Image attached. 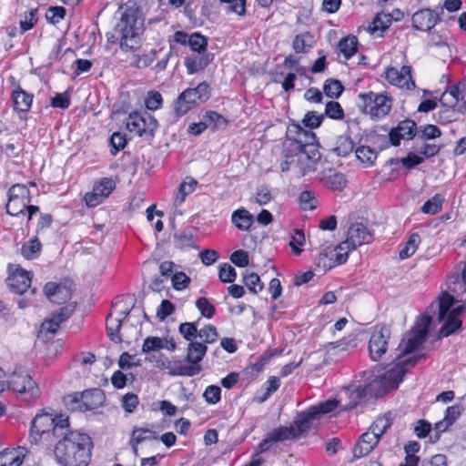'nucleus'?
Masks as SVG:
<instances>
[{
    "label": "nucleus",
    "mask_w": 466,
    "mask_h": 466,
    "mask_svg": "<svg viewBox=\"0 0 466 466\" xmlns=\"http://www.w3.org/2000/svg\"><path fill=\"white\" fill-rule=\"evenodd\" d=\"M12 99L14 109L18 112L20 118H24V116L31 108L33 95L25 92L20 86H17L12 92Z\"/></svg>",
    "instance_id": "obj_24"
},
{
    "label": "nucleus",
    "mask_w": 466,
    "mask_h": 466,
    "mask_svg": "<svg viewBox=\"0 0 466 466\" xmlns=\"http://www.w3.org/2000/svg\"><path fill=\"white\" fill-rule=\"evenodd\" d=\"M391 425L390 414L379 417L367 431H371L380 440Z\"/></svg>",
    "instance_id": "obj_38"
},
{
    "label": "nucleus",
    "mask_w": 466,
    "mask_h": 466,
    "mask_svg": "<svg viewBox=\"0 0 466 466\" xmlns=\"http://www.w3.org/2000/svg\"><path fill=\"white\" fill-rule=\"evenodd\" d=\"M339 405V401L337 400H329L324 402L319 403V405L312 406L311 410L313 414H316L318 418L321 414L329 413L337 409Z\"/></svg>",
    "instance_id": "obj_55"
},
{
    "label": "nucleus",
    "mask_w": 466,
    "mask_h": 466,
    "mask_svg": "<svg viewBox=\"0 0 466 466\" xmlns=\"http://www.w3.org/2000/svg\"><path fill=\"white\" fill-rule=\"evenodd\" d=\"M243 281L251 293L257 294L263 289V283L256 273H250L244 276Z\"/></svg>",
    "instance_id": "obj_51"
},
{
    "label": "nucleus",
    "mask_w": 466,
    "mask_h": 466,
    "mask_svg": "<svg viewBox=\"0 0 466 466\" xmlns=\"http://www.w3.org/2000/svg\"><path fill=\"white\" fill-rule=\"evenodd\" d=\"M122 322L119 319H116L113 316V312H110L106 319V332L109 339L115 343H120L122 338L119 334Z\"/></svg>",
    "instance_id": "obj_32"
},
{
    "label": "nucleus",
    "mask_w": 466,
    "mask_h": 466,
    "mask_svg": "<svg viewBox=\"0 0 466 466\" xmlns=\"http://www.w3.org/2000/svg\"><path fill=\"white\" fill-rule=\"evenodd\" d=\"M343 86L339 80L328 79L324 83L323 90L327 96L331 98H338L343 92Z\"/></svg>",
    "instance_id": "obj_47"
},
{
    "label": "nucleus",
    "mask_w": 466,
    "mask_h": 466,
    "mask_svg": "<svg viewBox=\"0 0 466 466\" xmlns=\"http://www.w3.org/2000/svg\"><path fill=\"white\" fill-rule=\"evenodd\" d=\"M299 205L300 208L304 210H312L317 208V200L315 196L310 191H303L299 195Z\"/></svg>",
    "instance_id": "obj_58"
},
{
    "label": "nucleus",
    "mask_w": 466,
    "mask_h": 466,
    "mask_svg": "<svg viewBox=\"0 0 466 466\" xmlns=\"http://www.w3.org/2000/svg\"><path fill=\"white\" fill-rule=\"evenodd\" d=\"M162 96L159 92L151 91L145 101L146 107L149 110H157L162 106Z\"/></svg>",
    "instance_id": "obj_63"
},
{
    "label": "nucleus",
    "mask_w": 466,
    "mask_h": 466,
    "mask_svg": "<svg viewBox=\"0 0 466 466\" xmlns=\"http://www.w3.org/2000/svg\"><path fill=\"white\" fill-rule=\"evenodd\" d=\"M325 116L333 119H341L344 116V112L338 102L329 101L326 104Z\"/></svg>",
    "instance_id": "obj_62"
},
{
    "label": "nucleus",
    "mask_w": 466,
    "mask_h": 466,
    "mask_svg": "<svg viewBox=\"0 0 466 466\" xmlns=\"http://www.w3.org/2000/svg\"><path fill=\"white\" fill-rule=\"evenodd\" d=\"M458 107H460V106ZM458 113H461L459 108L441 106V108L437 114L436 119L441 124H448L457 119Z\"/></svg>",
    "instance_id": "obj_45"
},
{
    "label": "nucleus",
    "mask_w": 466,
    "mask_h": 466,
    "mask_svg": "<svg viewBox=\"0 0 466 466\" xmlns=\"http://www.w3.org/2000/svg\"><path fill=\"white\" fill-rule=\"evenodd\" d=\"M208 350V347L198 341H191L187 345L186 361L188 362L189 366L194 367L196 375L199 374L202 370L200 365L201 360L205 357Z\"/></svg>",
    "instance_id": "obj_21"
},
{
    "label": "nucleus",
    "mask_w": 466,
    "mask_h": 466,
    "mask_svg": "<svg viewBox=\"0 0 466 466\" xmlns=\"http://www.w3.org/2000/svg\"><path fill=\"white\" fill-rule=\"evenodd\" d=\"M447 284L452 293L466 292V264L461 271V281L460 275L456 273L449 276Z\"/></svg>",
    "instance_id": "obj_33"
},
{
    "label": "nucleus",
    "mask_w": 466,
    "mask_h": 466,
    "mask_svg": "<svg viewBox=\"0 0 466 466\" xmlns=\"http://www.w3.org/2000/svg\"><path fill=\"white\" fill-rule=\"evenodd\" d=\"M68 398L72 402L78 404L77 408L80 410H91L101 406L105 401V394L100 389H91L83 391L82 393H75Z\"/></svg>",
    "instance_id": "obj_14"
},
{
    "label": "nucleus",
    "mask_w": 466,
    "mask_h": 466,
    "mask_svg": "<svg viewBox=\"0 0 466 466\" xmlns=\"http://www.w3.org/2000/svg\"><path fill=\"white\" fill-rule=\"evenodd\" d=\"M324 119V115L320 114L319 115L315 111H309L302 119V123L304 127H309L310 129H314L319 127L322 120Z\"/></svg>",
    "instance_id": "obj_57"
},
{
    "label": "nucleus",
    "mask_w": 466,
    "mask_h": 466,
    "mask_svg": "<svg viewBox=\"0 0 466 466\" xmlns=\"http://www.w3.org/2000/svg\"><path fill=\"white\" fill-rule=\"evenodd\" d=\"M158 127L157 119L147 112H133L129 114L127 127L139 137H153Z\"/></svg>",
    "instance_id": "obj_9"
},
{
    "label": "nucleus",
    "mask_w": 466,
    "mask_h": 466,
    "mask_svg": "<svg viewBox=\"0 0 466 466\" xmlns=\"http://www.w3.org/2000/svg\"><path fill=\"white\" fill-rule=\"evenodd\" d=\"M24 449L18 451L5 450L0 452V466H20L23 462Z\"/></svg>",
    "instance_id": "obj_31"
},
{
    "label": "nucleus",
    "mask_w": 466,
    "mask_h": 466,
    "mask_svg": "<svg viewBox=\"0 0 466 466\" xmlns=\"http://www.w3.org/2000/svg\"><path fill=\"white\" fill-rule=\"evenodd\" d=\"M358 39L356 36L345 37L339 43V50L345 56L350 59L357 52Z\"/></svg>",
    "instance_id": "obj_40"
},
{
    "label": "nucleus",
    "mask_w": 466,
    "mask_h": 466,
    "mask_svg": "<svg viewBox=\"0 0 466 466\" xmlns=\"http://www.w3.org/2000/svg\"><path fill=\"white\" fill-rule=\"evenodd\" d=\"M443 201L444 198L441 194H436L428 199L420 209L425 214L435 215L441 211Z\"/></svg>",
    "instance_id": "obj_43"
},
{
    "label": "nucleus",
    "mask_w": 466,
    "mask_h": 466,
    "mask_svg": "<svg viewBox=\"0 0 466 466\" xmlns=\"http://www.w3.org/2000/svg\"><path fill=\"white\" fill-rule=\"evenodd\" d=\"M387 81L400 88L411 90L415 87V82L411 78V67L403 66L400 70L395 67H389L385 72Z\"/></svg>",
    "instance_id": "obj_15"
},
{
    "label": "nucleus",
    "mask_w": 466,
    "mask_h": 466,
    "mask_svg": "<svg viewBox=\"0 0 466 466\" xmlns=\"http://www.w3.org/2000/svg\"><path fill=\"white\" fill-rule=\"evenodd\" d=\"M196 186L197 181L191 177H187V180L183 181L180 184L178 191L176 195L175 205H181L185 201L187 196L195 190Z\"/></svg>",
    "instance_id": "obj_37"
},
{
    "label": "nucleus",
    "mask_w": 466,
    "mask_h": 466,
    "mask_svg": "<svg viewBox=\"0 0 466 466\" xmlns=\"http://www.w3.org/2000/svg\"><path fill=\"white\" fill-rule=\"evenodd\" d=\"M454 303V298L452 295L449 294L448 292H443L441 297L439 299L438 308H439V313H438V320L440 322L443 321L449 313L451 306Z\"/></svg>",
    "instance_id": "obj_41"
},
{
    "label": "nucleus",
    "mask_w": 466,
    "mask_h": 466,
    "mask_svg": "<svg viewBox=\"0 0 466 466\" xmlns=\"http://www.w3.org/2000/svg\"><path fill=\"white\" fill-rule=\"evenodd\" d=\"M179 333L183 338L191 342L198 337V329L195 322H184L179 325Z\"/></svg>",
    "instance_id": "obj_52"
},
{
    "label": "nucleus",
    "mask_w": 466,
    "mask_h": 466,
    "mask_svg": "<svg viewBox=\"0 0 466 466\" xmlns=\"http://www.w3.org/2000/svg\"><path fill=\"white\" fill-rule=\"evenodd\" d=\"M9 271L10 274L6 279V284L9 289L16 294H23L25 292L31 284L30 273L19 266H15L13 270L12 268L9 267Z\"/></svg>",
    "instance_id": "obj_17"
},
{
    "label": "nucleus",
    "mask_w": 466,
    "mask_h": 466,
    "mask_svg": "<svg viewBox=\"0 0 466 466\" xmlns=\"http://www.w3.org/2000/svg\"><path fill=\"white\" fill-rule=\"evenodd\" d=\"M416 123L411 119L400 121L396 127H393L389 137L392 146H399L400 139H411L415 136Z\"/></svg>",
    "instance_id": "obj_20"
},
{
    "label": "nucleus",
    "mask_w": 466,
    "mask_h": 466,
    "mask_svg": "<svg viewBox=\"0 0 466 466\" xmlns=\"http://www.w3.org/2000/svg\"><path fill=\"white\" fill-rule=\"evenodd\" d=\"M30 202V191L22 184L12 186L8 191L6 212L14 217L24 214L26 204Z\"/></svg>",
    "instance_id": "obj_11"
},
{
    "label": "nucleus",
    "mask_w": 466,
    "mask_h": 466,
    "mask_svg": "<svg viewBox=\"0 0 466 466\" xmlns=\"http://www.w3.org/2000/svg\"><path fill=\"white\" fill-rule=\"evenodd\" d=\"M198 337L202 339V343L206 345V343L210 344L217 341L218 333L215 326L208 324L198 329Z\"/></svg>",
    "instance_id": "obj_48"
},
{
    "label": "nucleus",
    "mask_w": 466,
    "mask_h": 466,
    "mask_svg": "<svg viewBox=\"0 0 466 466\" xmlns=\"http://www.w3.org/2000/svg\"><path fill=\"white\" fill-rule=\"evenodd\" d=\"M281 154L285 158L280 163L281 171L296 169L302 176L314 171L316 164L321 157L315 133L304 129L295 122L290 123L287 127Z\"/></svg>",
    "instance_id": "obj_1"
},
{
    "label": "nucleus",
    "mask_w": 466,
    "mask_h": 466,
    "mask_svg": "<svg viewBox=\"0 0 466 466\" xmlns=\"http://www.w3.org/2000/svg\"><path fill=\"white\" fill-rule=\"evenodd\" d=\"M8 387L14 391L24 395L25 400L35 399L39 395V389L31 376L15 372L8 383Z\"/></svg>",
    "instance_id": "obj_12"
},
{
    "label": "nucleus",
    "mask_w": 466,
    "mask_h": 466,
    "mask_svg": "<svg viewBox=\"0 0 466 466\" xmlns=\"http://www.w3.org/2000/svg\"><path fill=\"white\" fill-rule=\"evenodd\" d=\"M373 239V234L362 223L352 224L348 230L347 239L337 246L336 250H354L358 246L368 244Z\"/></svg>",
    "instance_id": "obj_10"
},
{
    "label": "nucleus",
    "mask_w": 466,
    "mask_h": 466,
    "mask_svg": "<svg viewBox=\"0 0 466 466\" xmlns=\"http://www.w3.org/2000/svg\"><path fill=\"white\" fill-rule=\"evenodd\" d=\"M41 248V242L36 237H35L23 244L21 253L26 259H35L39 256Z\"/></svg>",
    "instance_id": "obj_35"
},
{
    "label": "nucleus",
    "mask_w": 466,
    "mask_h": 466,
    "mask_svg": "<svg viewBox=\"0 0 466 466\" xmlns=\"http://www.w3.org/2000/svg\"><path fill=\"white\" fill-rule=\"evenodd\" d=\"M157 432L146 428H135L131 433L129 444L136 456L138 455L137 445L143 441L157 440Z\"/></svg>",
    "instance_id": "obj_28"
},
{
    "label": "nucleus",
    "mask_w": 466,
    "mask_h": 466,
    "mask_svg": "<svg viewBox=\"0 0 466 466\" xmlns=\"http://www.w3.org/2000/svg\"><path fill=\"white\" fill-rule=\"evenodd\" d=\"M447 319L440 329L439 337H448L461 329L462 322L454 315L447 314Z\"/></svg>",
    "instance_id": "obj_36"
},
{
    "label": "nucleus",
    "mask_w": 466,
    "mask_h": 466,
    "mask_svg": "<svg viewBox=\"0 0 466 466\" xmlns=\"http://www.w3.org/2000/svg\"><path fill=\"white\" fill-rule=\"evenodd\" d=\"M44 292L46 297L56 304H62L71 299L70 289L61 283L47 282L45 285Z\"/></svg>",
    "instance_id": "obj_22"
},
{
    "label": "nucleus",
    "mask_w": 466,
    "mask_h": 466,
    "mask_svg": "<svg viewBox=\"0 0 466 466\" xmlns=\"http://www.w3.org/2000/svg\"><path fill=\"white\" fill-rule=\"evenodd\" d=\"M68 417H53L49 413L37 414L32 420L29 439L34 444L43 440L49 441L52 437L60 438L68 431Z\"/></svg>",
    "instance_id": "obj_4"
},
{
    "label": "nucleus",
    "mask_w": 466,
    "mask_h": 466,
    "mask_svg": "<svg viewBox=\"0 0 466 466\" xmlns=\"http://www.w3.org/2000/svg\"><path fill=\"white\" fill-rule=\"evenodd\" d=\"M420 243V235L418 233L410 234L408 241L405 243L404 247L400 250V258L401 259H405L411 257L416 252Z\"/></svg>",
    "instance_id": "obj_39"
},
{
    "label": "nucleus",
    "mask_w": 466,
    "mask_h": 466,
    "mask_svg": "<svg viewBox=\"0 0 466 466\" xmlns=\"http://www.w3.org/2000/svg\"><path fill=\"white\" fill-rule=\"evenodd\" d=\"M218 278L224 283H232L237 278V273L231 265L225 263L219 268Z\"/></svg>",
    "instance_id": "obj_59"
},
{
    "label": "nucleus",
    "mask_w": 466,
    "mask_h": 466,
    "mask_svg": "<svg viewBox=\"0 0 466 466\" xmlns=\"http://www.w3.org/2000/svg\"><path fill=\"white\" fill-rule=\"evenodd\" d=\"M214 59L209 52L197 53L185 58L184 65L188 74H196L207 67Z\"/></svg>",
    "instance_id": "obj_23"
},
{
    "label": "nucleus",
    "mask_w": 466,
    "mask_h": 466,
    "mask_svg": "<svg viewBox=\"0 0 466 466\" xmlns=\"http://www.w3.org/2000/svg\"><path fill=\"white\" fill-rule=\"evenodd\" d=\"M421 357L408 358L403 360H399L393 365L388 371L382 376L378 377L371 387L380 388V394L396 389L398 385L402 381L404 375L408 371V366L413 367Z\"/></svg>",
    "instance_id": "obj_6"
},
{
    "label": "nucleus",
    "mask_w": 466,
    "mask_h": 466,
    "mask_svg": "<svg viewBox=\"0 0 466 466\" xmlns=\"http://www.w3.org/2000/svg\"><path fill=\"white\" fill-rule=\"evenodd\" d=\"M358 159L366 164L367 166H372L377 159V151L373 148L366 146L359 147L355 151Z\"/></svg>",
    "instance_id": "obj_42"
},
{
    "label": "nucleus",
    "mask_w": 466,
    "mask_h": 466,
    "mask_svg": "<svg viewBox=\"0 0 466 466\" xmlns=\"http://www.w3.org/2000/svg\"><path fill=\"white\" fill-rule=\"evenodd\" d=\"M362 112L373 120L385 117L391 110L392 99L381 93H360L358 96Z\"/></svg>",
    "instance_id": "obj_5"
},
{
    "label": "nucleus",
    "mask_w": 466,
    "mask_h": 466,
    "mask_svg": "<svg viewBox=\"0 0 466 466\" xmlns=\"http://www.w3.org/2000/svg\"><path fill=\"white\" fill-rule=\"evenodd\" d=\"M115 187L116 182L112 177H103L95 182L93 190L84 197L86 206L90 208L98 206L111 194Z\"/></svg>",
    "instance_id": "obj_13"
},
{
    "label": "nucleus",
    "mask_w": 466,
    "mask_h": 466,
    "mask_svg": "<svg viewBox=\"0 0 466 466\" xmlns=\"http://www.w3.org/2000/svg\"><path fill=\"white\" fill-rule=\"evenodd\" d=\"M164 348V341L158 337H147L143 343L142 351L148 353L150 351L159 350Z\"/></svg>",
    "instance_id": "obj_60"
},
{
    "label": "nucleus",
    "mask_w": 466,
    "mask_h": 466,
    "mask_svg": "<svg viewBox=\"0 0 466 466\" xmlns=\"http://www.w3.org/2000/svg\"><path fill=\"white\" fill-rule=\"evenodd\" d=\"M440 19V14L430 8L420 9L411 17L412 26L420 31L431 30Z\"/></svg>",
    "instance_id": "obj_19"
},
{
    "label": "nucleus",
    "mask_w": 466,
    "mask_h": 466,
    "mask_svg": "<svg viewBox=\"0 0 466 466\" xmlns=\"http://www.w3.org/2000/svg\"><path fill=\"white\" fill-rule=\"evenodd\" d=\"M318 419V416L312 413L311 408L299 414L294 420L293 426L296 430L297 436L299 437L309 431L314 426L315 420Z\"/></svg>",
    "instance_id": "obj_27"
},
{
    "label": "nucleus",
    "mask_w": 466,
    "mask_h": 466,
    "mask_svg": "<svg viewBox=\"0 0 466 466\" xmlns=\"http://www.w3.org/2000/svg\"><path fill=\"white\" fill-rule=\"evenodd\" d=\"M203 397L209 404H216L220 400L221 389L216 385H209L206 388Z\"/></svg>",
    "instance_id": "obj_61"
},
{
    "label": "nucleus",
    "mask_w": 466,
    "mask_h": 466,
    "mask_svg": "<svg viewBox=\"0 0 466 466\" xmlns=\"http://www.w3.org/2000/svg\"><path fill=\"white\" fill-rule=\"evenodd\" d=\"M425 340L426 338L423 337V334L420 335L417 331L412 330L410 333L407 335L406 339H403L400 341L399 345L400 353L397 355V359L399 360L402 356L410 354V352L414 351L419 347H420Z\"/></svg>",
    "instance_id": "obj_26"
},
{
    "label": "nucleus",
    "mask_w": 466,
    "mask_h": 466,
    "mask_svg": "<svg viewBox=\"0 0 466 466\" xmlns=\"http://www.w3.org/2000/svg\"><path fill=\"white\" fill-rule=\"evenodd\" d=\"M165 369L171 376L193 377L197 371L194 367L189 366L188 362L182 360L168 361Z\"/></svg>",
    "instance_id": "obj_29"
},
{
    "label": "nucleus",
    "mask_w": 466,
    "mask_h": 466,
    "mask_svg": "<svg viewBox=\"0 0 466 466\" xmlns=\"http://www.w3.org/2000/svg\"><path fill=\"white\" fill-rule=\"evenodd\" d=\"M446 91L451 95L454 99H457V102L462 101V103L466 100L464 99L466 94V80H462L457 82L451 86H450Z\"/></svg>",
    "instance_id": "obj_53"
},
{
    "label": "nucleus",
    "mask_w": 466,
    "mask_h": 466,
    "mask_svg": "<svg viewBox=\"0 0 466 466\" xmlns=\"http://www.w3.org/2000/svg\"><path fill=\"white\" fill-rule=\"evenodd\" d=\"M209 96V86L206 82L200 83L195 88L184 90L176 101V114L179 116L186 115L195 106L206 102Z\"/></svg>",
    "instance_id": "obj_7"
},
{
    "label": "nucleus",
    "mask_w": 466,
    "mask_h": 466,
    "mask_svg": "<svg viewBox=\"0 0 466 466\" xmlns=\"http://www.w3.org/2000/svg\"><path fill=\"white\" fill-rule=\"evenodd\" d=\"M174 42L182 46H188L193 52L203 53L207 51L208 38L200 33L187 34L184 31H177L174 35Z\"/></svg>",
    "instance_id": "obj_16"
},
{
    "label": "nucleus",
    "mask_w": 466,
    "mask_h": 466,
    "mask_svg": "<svg viewBox=\"0 0 466 466\" xmlns=\"http://www.w3.org/2000/svg\"><path fill=\"white\" fill-rule=\"evenodd\" d=\"M391 20L390 18V13H379L373 18L372 23L369 26V31L371 34H375L379 31L381 33L387 30L391 25Z\"/></svg>",
    "instance_id": "obj_34"
},
{
    "label": "nucleus",
    "mask_w": 466,
    "mask_h": 466,
    "mask_svg": "<svg viewBox=\"0 0 466 466\" xmlns=\"http://www.w3.org/2000/svg\"><path fill=\"white\" fill-rule=\"evenodd\" d=\"M232 223L240 230H248L253 223V216L245 208L233 212Z\"/></svg>",
    "instance_id": "obj_30"
},
{
    "label": "nucleus",
    "mask_w": 466,
    "mask_h": 466,
    "mask_svg": "<svg viewBox=\"0 0 466 466\" xmlns=\"http://www.w3.org/2000/svg\"><path fill=\"white\" fill-rule=\"evenodd\" d=\"M74 310L75 306L72 304L60 308L42 323L40 332L55 334L58 330L61 323L68 319Z\"/></svg>",
    "instance_id": "obj_18"
},
{
    "label": "nucleus",
    "mask_w": 466,
    "mask_h": 466,
    "mask_svg": "<svg viewBox=\"0 0 466 466\" xmlns=\"http://www.w3.org/2000/svg\"><path fill=\"white\" fill-rule=\"evenodd\" d=\"M353 142L350 137H340L338 138L336 147H334L333 151L339 157H347L353 151Z\"/></svg>",
    "instance_id": "obj_46"
},
{
    "label": "nucleus",
    "mask_w": 466,
    "mask_h": 466,
    "mask_svg": "<svg viewBox=\"0 0 466 466\" xmlns=\"http://www.w3.org/2000/svg\"><path fill=\"white\" fill-rule=\"evenodd\" d=\"M66 15V8L63 6H50L46 13V19L52 24L58 23Z\"/></svg>",
    "instance_id": "obj_64"
},
{
    "label": "nucleus",
    "mask_w": 466,
    "mask_h": 466,
    "mask_svg": "<svg viewBox=\"0 0 466 466\" xmlns=\"http://www.w3.org/2000/svg\"><path fill=\"white\" fill-rule=\"evenodd\" d=\"M269 434L271 435V440H273L275 442L283 441L298 437L296 434V430L293 426L279 427L273 430Z\"/></svg>",
    "instance_id": "obj_44"
},
{
    "label": "nucleus",
    "mask_w": 466,
    "mask_h": 466,
    "mask_svg": "<svg viewBox=\"0 0 466 466\" xmlns=\"http://www.w3.org/2000/svg\"><path fill=\"white\" fill-rule=\"evenodd\" d=\"M37 9L32 8L28 12L25 13V16L20 20V30L21 34L33 28L35 24L37 22Z\"/></svg>",
    "instance_id": "obj_50"
},
{
    "label": "nucleus",
    "mask_w": 466,
    "mask_h": 466,
    "mask_svg": "<svg viewBox=\"0 0 466 466\" xmlns=\"http://www.w3.org/2000/svg\"><path fill=\"white\" fill-rule=\"evenodd\" d=\"M390 338V327L384 324H377L372 328L369 340V351L372 360H379L386 353Z\"/></svg>",
    "instance_id": "obj_8"
},
{
    "label": "nucleus",
    "mask_w": 466,
    "mask_h": 466,
    "mask_svg": "<svg viewBox=\"0 0 466 466\" xmlns=\"http://www.w3.org/2000/svg\"><path fill=\"white\" fill-rule=\"evenodd\" d=\"M312 38V35L309 32L296 35V37L293 40V49L295 50V52H306V48L311 46Z\"/></svg>",
    "instance_id": "obj_49"
},
{
    "label": "nucleus",
    "mask_w": 466,
    "mask_h": 466,
    "mask_svg": "<svg viewBox=\"0 0 466 466\" xmlns=\"http://www.w3.org/2000/svg\"><path fill=\"white\" fill-rule=\"evenodd\" d=\"M121 9L119 21L115 25L113 34L108 36V41L119 43L120 48L125 52H133L141 45L144 13L138 0H128Z\"/></svg>",
    "instance_id": "obj_2"
},
{
    "label": "nucleus",
    "mask_w": 466,
    "mask_h": 466,
    "mask_svg": "<svg viewBox=\"0 0 466 466\" xmlns=\"http://www.w3.org/2000/svg\"><path fill=\"white\" fill-rule=\"evenodd\" d=\"M196 307L201 315L207 319H211L216 311L215 307L205 297L197 299Z\"/></svg>",
    "instance_id": "obj_56"
},
{
    "label": "nucleus",
    "mask_w": 466,
    "mask_h": 466,
    "mask_svg": "<svg viewBox=\"0 0 466 466\" xmlns=\"http://www.w3.org/2000/svg\"><path fill=\"white\" fill-rule=\"evenodd\" d=\"M55 446L54 455L60 466H87L91 461L92 439L79 431H66Z\"/></svg>",
    "instance_id": "obj_3"
},
{
    "label": "nucleus",
    "mask_w": 466,
    "mask_h": 466,
    "mask_svg": "<svg viewBox=\"0 0 466 466\" xmlns=\"http://www.w3.org/2000/svg\"><path fill=\"white\" fill-rule=\"evenodd\" d=\"M379 441L378 437H375L371 431L364 432L354 446V457L359 459L367 456L378 445Z\"/></svg>",
    "instance_id": "obj_25"
},
{
    "label": "nucleus",
    "mask_w": 466,
    "mask_h": 466,
    "mask_svg": "<svg viewBox=\"0 0 466 466\" xmlns=\"http://www.w3.org/2000/svg\"><path fill=\"white\" fill-rule=\"evenodd\" d=\"M326 185L333 190H341L346 186V179L339 172L332 173L326 177Z\"/></svg>",
    "instance_id": "obj_54"
}]
</instances>
